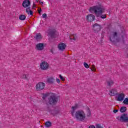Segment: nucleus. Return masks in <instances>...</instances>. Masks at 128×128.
<instances>
[{"mask_svg":"<svg viewBox=\"0 0 128 128\" xmlns=\"http://www.w3.org/2000/svg\"><path fill=\"white\" fill-rule=\"evenodd\" d=\"M70 40H73L72 36L71 38H70Z\"/></svg>","mask_w":128,"mask_h":128,"instance_id":"79ce46f5","label":"nucleus"},{"mask_svg":"<svg viewBox=\"0 0 128 128\" xmlns=\"http://www.w3.org/2000/svg\"><path fill=\"white\" fill-rule=\"evenodd\" d=\"M22 5L24 8H28L30 6V0H24L22 2Z\"/></svg>","mask_w":128,"mask_h":128,"instance_id":"f8f14e48","label":"nucleus"},{"mask_svg":"<svg viewBox=\"0 0 128 128\" xmlns=\"http://www.w3.org/2000/svg\"><path fill=\"white\" fill-rule=\"evenodd\" d=\"M58 102V96H56V94L52 93L50 95V98L49 100V104H56Z\"/></svg>","mask_w":128,"mask_h":128,"instance_id":"7ed1b4c3","label":"nucleus"},{"mask_svg":"<svg viewBox=\"0 0 128 128\" xmlns=\"http://www.w3.org/2000/svg\"><path fill=\"white\" fill-rule=\"evenodd\" d=\"M46 87V84L42 82H38L36 84V90H42Z\"/></svg>","mask_w":128,"mask_h":128,"instance_id":"6e6552de","label":"nucleus"},{"mask_svg":"<svg viewBox=\"0 0 128 128\" xmlns=\"http://www.w3.org/2000/svg\"><path fill=\"white\" fill-rule=\"evenodd\" d=\"M54 49H50V52H52V54H54Z\"/></svg>","mask_w":128,"mask_h":128,"instance_id":"58836bf2","label":"nucleus"},{"mask_svg":"<svg viewBox=\"0 0 128 128\" xmlns=\"http://www.w3.org/2000/svg\"><path fill=\"white\" fill-rule=\"evenodd\" d=\"M35 8V6H33L32 7V8Z\"/></svg>","mask_w":128,"mask_h":128,"instance_id":"c03bdc74","label":"nucleus"},{"mask_svg":"<svg viewBox=\"0 0 128 128\" xmlns=\"http://www.w3.org/2000/svg\"><path fill=\"white\" fill-rule=\"evenodd\" d=\"M33 6H36V4L34 3V4H33Z\"/></svg>","mask_w":128,"mask_h":128,"instance_id":"a18cd8bd","label":"nucleus"},{"mask_svg":"<svg viewBox=\"0 0 128 128\" xmlns=\"http://www.w3.org/2000/svg\"><path fill=\"white\" fill-rule=\"evenodd\" d=\"M26 18V16L21 14L19 16V20H24Z\"/></svg>","mask_w":128,"mask_h":128,"instance_id":"412c9836","label":"nucleus"},{"mask_svg":"<svg viewBox=\"0 0 128 128\" xmlns=\"http://www.w3.org/2000/svg\"><path fill=\"white\" fill-rule=\"evenodd\" d=\"M45 126L46 128H50V126H52V123L50 122H46L45 124Z\"/></svg>","mask_w":128,"mask_h":128,"instance_id":"5701e85b","label":"nucleus"},{"mask_svg":"<svg viewBox=\"0 0 128 128\" xmlns=\"http://www.w3.org/2000/svg\"><path fill=\"white\" fill-rule=\"evenodd\" d=\"M42 16L43 18H46V14H42Z\"/></svg>","mask_w":128,"mask_h":128,"instance_id":"72a5a7b5","label":"nucleus"},{"mask_svg":"<svg viewBox=\"0 0 128 128\" xmlns=\"http://www.w3.org/2000/svg\"><path fill=\"white\" fill-rule=\"evenodd\" d=\"M120 112H126V107L122 106L120 109Z\"/></svg>","mask_w":128,"mask_h":128,"instance_id":"4be33fe9","label":"nucleus"},{"mask_svg":"<svg viewBox=\"0 0 128 128\" xmlns=\"http://www.w3.org/2000/svg\"><path fill=\"white\" fill-rule=\"evenodd\" d=\"M48 96V94H44L42 96L43 100H46V98Z\"/></svg>","mask_w":128,"mask_h":128,"instance_id":"2f4dec72","label":"nucleus"},{"mask_svg":"<svg viewBox=\"0 0 128 128\" xmlns=\"http://www.w3.org/2000/svg\"><path fill=\"white\" fill-rule=\"evenodd\" d=\"M109 94L112 96H116L118 94V90L114 88L112 89L109 91Z\"/></svg>","mask_w":128,"mask_h":128,"instance_id":"ddd939ff","label":"nucleus"},{"mask_svg":"<svg viewBox=\"0 0 128 128\" xmlns=\"http://www.w3.org/2000/svg\"><path fill=\"white\" fill-rule=\"evenodd\" d=\"M30 7H28V8H26V12L28 14H30Z\"/></svg>","mask_w":128,"mask_h":128,"instance_id":"cd10ccee","label":"nucleus"},{"mask_svg":"<svg viewBox=\"0 0 128 128\" xmlns=\"http://www.w3.org/2000/svg\"><path fill=\"white\" fill-rule=\"evenodd\" d=\"M91 70H92V72H96V66L94 65L92 66Z\"/></svg>","mask_w":128,"mask_h":128,"instance_id":"bb28decb","label":"nucleus"},{"mask_svg":"<svg viewBox=\"0 0 128 128\" xmlns=\"http://www.w3.org/2000/svg\"><path fill=\"white\" fill-rule=\"evenodd\" d=\"M29 14H30V16H32L33 14V12L32 10H30V11H29Z\"/></svg>","mask_w":128,"mask_h":128,"instance_id":"f704fd0d","label":"nucleus"},{"mask_svg":"<svg viewBox=\"0 0 128 128\" xmlns=\"http://www.w3.org/2000/svg\"><path fill=\"white\" fill-rule=\"evenodd\" d=\"M59 78H60L61 80H62V81L64 80V78L62 77V74L59 75Z\"/></svg>","mask_w":128,"mask_h":128,"instance_id":"c756f323","label":"nucleus"},{"mask_svg":"<svg viewBox=\"0 0 128 128\" xmlns=\"http://www.w3.org/2000/svg\"><path fill=\"white\" fill-rule=\"evenodd\" d=\"M49 67L50 64L46 61H43L40 64V68L42 70H46L48 69Z\"/></svg>","mask_w":128,"mask_h":128,"instance_id":"39448f33","label":"nucleus"},{"mask_svg":"<svg viewBox=\"0 0 128 128\" xmlns=\"http://www.w3.org/2000/svg\"><path fill=\"white\" fill-rule=\"evenodd\" d=\"M128 38L126 34L122 32L119 33L118 32H114L112 34L110 35V40L115 46L116 45L118 42H122L124 44L126 40Z\"/></svg>","mask_w":128,"mask_h":128,"instance_id":"f257e3e1","label":"nucleus"},{"mask_svg":"<svg viewBox=\"0 0 128 128\" xmlns=\"http://www.w3.org/2000/svg\"><path fill=\"white\" fill-rule=\"evenodd\" d=\"M96 128H102V124H96Z\"/></svg>","mask_w":128,"mask_h":128,"instance_id":"c85d7f7f","label":"nucleus"},{"mask_svg":"<svg viewBox=\"0 0 128 128\" xmlns=\"http://www.w3.org/2000/svg\"><path fill=\"white\" fill-rule=\"evenodd\" d=\"M104 12V8H102V7L101 8V10L98 11V14H96V16L97 18H106V14H102V13Z\"/></svg>","mask_w":128,"mask_h":128,"instance_id":"0eeeda50","label":"nucleus"},{"mask_svg":"<svg viewBox=\"0 0 128 128\" xmlns=\"http://www.w3.org/2000/svg\"><path fill=\"white\" fill-rule=\"evenodd\" d=\"M36 40H42V34H36V36L34 37Z\"/></svg>","mask_w":128,"mask_h":128,"instance_id":"aec40b11","label":"nucleus"},{"mask_svg":"<svg viewBox=\"0 0 128 128\" xmlns=\"http://www.w3.org/2000/svg\"><path fill=\"white\" fill-rule=\"evenodd\" d=\"M102 7L100 6H94L92 7H90L89 12H94V14H96V16L98 14V12H100L101 10V8Z\"/></svg>","mask_w":128,"mask_h":128,"instance_id":"423d86ee","label":"nucleus"},{"mask_svg":"<svg viewBox=\"0 0 128 128\" xmlns=\"http://www.w3.org/2000/svg\"><path fill=\"white\" fill-rule=\"evenodd\" d=\"M118 112V110H113V112L114 113V114H116V112Z\"/></svg>","mask_w":128,"mask_h":128,"instance_id":"4c0bfd02","label":"nucleus"},{"mask_svg":"<svg viewBox=\"0 0 128 128\" xmlns=\"http://www.w3.org/2000/svg\"><path fill=\"white\" fill-rule=\"evenodd\" d=\"M84 68H90L88 64L86 62H84Z\"/></svg>","mask_w":128,"mask_h":128,"instance_id":"393cba45","label":"nucleus"},{"mask_svg":"<svg viewBox=\"0 0 128 128\" xmlns=\"http://www.w3.org/2000/svg\"><path fill=\"white\" fill-rule=\"evenodd\" d=\"M46 45L44 43H39L36 45V48H44Z\"/></svg>","mask_w":128,"mask_h":128,"instance_id":"f3484780","label":"nucleus"},{"mask_svg":"<svg viewBox=\"0 0 128 128\" xmlns=\"http://www.w3.org/2000/svg\"><path fill=\"white\" fill-rule=\"evenodd\" d=\"M40 4H44V2H40Z\"/></svg>","mask_w":128,"mask_h":128,"instance_id":"37998d69","label":"nucleus"},{"mask_svg":"<svg viewBox=\"0 0 128 128\" xmlns=\"http://www.w3.org/2000/svg\"><path fill=\"white\" fill-rule=\"evenodd\" d=\"M54 48V46L52 47V48Z\"/></svg>","mask_w":128,"mask_h":128,"instance_id":"de8ad7c7","label":"nucleus"},{"mask_svg":"<svg viewBox=\"0 0 128 128\" xmlns=\"http://www.w3.org/2000/svg\"><path fill=\"white\" fill-rule=\"evenodd\" d=\"M114 80H109L107 81V86H109V88H112V86H114Z\"/></svg>","mask_w":128,"mask_h":128,"instance_id":"a211bd4d","label":"nucleus"},{"mask_svg":"<svg viewBox=\"0 0 128 128\" xmlns=\"http://www.w3.org/2000/svg\"><path fill=\"white\" fill-rule=\"evenodd\" d=\"M66 48V44L64 43L61 42L58 44V48Z\"/></svg>","mask_w":128,"mask_h":128,"instance_id":"dca6fc26","label":"nucleus"},{"mask_svg":"<svg viewBox=\"0 0 128 128\" xmlns=\"http://www.w3.org/2000/svg\"><path fill=\"white\" fill-rule=\"evenodd\" d=\"M86 110L87 116H88V118H89V116H92V113L90 112V108H86Z\"/></svg>","mask_w":128,"mask_h":128,"instance_id":"6ab92c4d","label":"nucleus"},{"mask_svg":"<svg viewBox=\"0 0 128 128\" xmlns=\"http://www.w3.org/2000/svg\"><path fill=\"white\" fill-rule=\"evenodd\" d=\"M38 10V12L39 14H40V16H42V14L40 13V12H42V8H40V10Z\"/></svg>","mask_w":128,"mask_h":128,"instance_id":"473e14b6","label":"nucleus"},{"mask_svg":"<svg viewBox=\"0 0 128 128\" xmlns=\"http://www.w3.org/2000/svg\"><path fill=\"white\" fill-rule=\"evenodd\" d=\"M56 81L58 82V84H60V79L58 78L56 79Z\"/></svg>","mask_w":128,"mask_h":128,"instance_id":"c9c22d12","label":"nucleus"},{"mask_svg":"<svg viewBox=\"0 0 128 128\" xmlns=\"http://www.w3.org/2000/svg\"><path fill=\"white\" fill-rule=\"evenodd\" d=\"M94 18H96V16L92 14H90L86 16V20L88 22H92L94 20Z\"/></svg>","mask_w":128,"mask_h":128,"instance_id":"9d476101","label":"nucleus"},{"mask_svg":"<svg viewBox=\"0 0 128 128\" xmlns=\"http://www.w3.org/2000/svg\"><path fill=\"white\" fill-rule=\"evenodd\" d=\"M22 78H24V80H28V75L24 74Z\"/></svg>","mask_w":128,"mask_h":128,"instance_id":"a878e982","label":"nucleus"},{"mask_svg":"<svg viewBox=\"0 0 128 128\" xmlns=\"http://www.w3.org/2000/svg\"><path fill=\"white\" fill-rule=\"evenodd\" d=\"M56 80L53 78H47L46 80V82H48V84H54Z\"/></svg>","mask_w":128,"mask_h":128,"instance_id":"2eb2a0df","label":"nucleus"},{"mask_svg":"<svg viewBox=\"0 0 128 128\" xmlns=\"http://www.w3.org/2000/svg\"><path fill=\"white\" fill-rule=\"evenodd\" d=\"M59 50L60 52H64V48H59Z\"/></svg>","mask_w":128,"mask_h":128,"instance_id":"ea45409f","label":"nucleus"},{"mask_svg":"<svg viewBox=\"0 0 128 128\" xmlns=\"http://www.w3.org/2000/svg\"><path fill=\"white\" fill-rule=\"evenodd\" d=\"M49 35L51 38H56V30L54 29L51 30L49 32Z\"/></svg>","mask_w":128,"mask_h":128,"instance_id":"9b49d317","label":"nucleus"},{"mask_svg":"<svg viewBox=\"0 0 128 128\" xmlns=\"http://www.w3.org/2000/svg\"><path fill=\"white\" fill-rule=\"evenodd\" d=\"M38 50H42V48H38Z\"/></svg>","mask_w":128,"mask_h":128,"instance_id":"a19ab883","label":"nucleus"},{"mask_svg":"<svg viewBox=\"0 0 128 128\" xmlns=\"http://www.w3.org/2000/svg\"><path fill=\"white\" fill-rule=\"evenodd\" d=\"M36 2H38V0H36Z\"/></svg>","mask_w":128,"mask_h":128,"instance_id":"49530a36","label":"nucleus"},{"mask_svg":"<svg viewBox=\"0 0 128 128\" xmlns=\"http://www.w3.org/2000/svg\"><path fill=\"white\" fill-rule=\"evenodd\" d=\"M72 38H73V40H78V37H76V36H74V34H73L72 36Z\"/></svg>","mask_w":128,"mask_h":128,"instance_id":"7c9ffc66","label":"nucleus"},{"mask_svg":"<svg viewBox=\"0 0 128 128\" xmlns=\"http://www.w3.org/2000/svg\"><path fill=\"white\" fill-rule=\"evenodd\" d=\"M89 128H96V126H94V125H90V126H89Z\"/></svg>","mask_w":128,"mask_h":128,"instance_id":"e433bc0d","label":"nucleus"},{"mask_svg":"<svg viewBox=\"0 0 128 128\" xmlns=\"http://www.w3.org/2000/svg\"><path fill=\"white\" fill-rule=\"evenodd\" d=\"M116 118L118 122H128V115L126 114H123L120 116H117Z\"/></svg>","mask_w":128,"mask_h":128,"instance_id":"20e7f679","label":"nucleus"},{"mask_svg":"<svg viewBox=\"0 0 128 128\" xmlns=\"http://www.w3.org/2000/svg\"><path fill=\"white\" fill-rule=\"evenodd\" d=\"M124 100V94L121 93L118 94V97L117 98L118 102H122Z\"/></svg>","mask_w":128,"mask_h":128,"instance_id":"4468645a","label":"nucleus"},{"mask_svg":"<svg viewBox=\"0 0 128 128\" xmlns=\"http://www.w3.org/2000/svg\"><path fill=\"white\" fill-rule=\"evenodd\" d=\"M78 108V104H76L74 106L72 107L71 114L72 116H76V120L82 122L86 118V113L83 110H76Z\"/></svg>","mask_w":128,"mask_h":128,"instance_id":"f03ea898","label":"nucleus"},{"mask_svg":"<svg viewBox=\"0 0 128 128\" xmlns=\"http://www.w3.org/2000/svg\"><path fill=\"white\" fill-rule=\"evenodd\" d=\"M101 30L102 26L98 23H96L92 26V30H94V32H100Z\"/></svg>","mask_w":128,"mask_h":128,"instance_id":"1a4fd4ad","label":"nucleus"},{"mask_svg":"<svg viewBox=\"0 0 128 128\" xmlns=\"http://www.w3.org/2000/svg\"><path fill=\"white\" fill-rule=\"evenodd\" d=\"M123 104H128V98H126L123 101Z\"/></svg>","mask_w":128,"mask_h":128,"instance_id":"b1692460","label":"nucleus"}]
</instances>
